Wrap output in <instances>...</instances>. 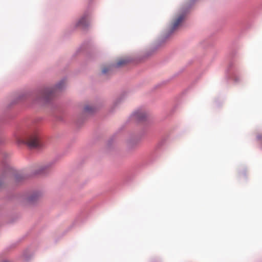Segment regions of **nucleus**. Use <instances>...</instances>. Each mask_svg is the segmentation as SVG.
<instances>
[{"label":"nucleus","mask_w":262,"mask_h":262,"mask_svg":"<svg viewBox=\"0 0 262 262\" xmlns=\"http://www.w3.org/2000/svg\"><path fill=\"white\" fill-rule=\"evenodd\" d=\"M88 24V19L86 17L84 16V17H82L79 20V21L78 23V25L81 26L83 27H85L86 26H87Z\"/></svg>","instance_id":"4"},{"label":"nucleus","mask_w":262,"mask_h":262,"mask_svg":"<svg viewBox=\"0 0 262 262\" xmlns=\"http://www.w3.org/2000/svg\"><path fill=\"white\" fill-rule=\"evenodd\" d=\"M111 69V67H104L102 70V72L104 74H105L108 71H110Z\"/></svg>","instance_id":"8"},{"label":"nucleus","mask_w":262,"mask_h":262,"mask_svg":"<svg viewBox=\"0 0 262 262\" xmlns=\"http://www.w3.org/2000/svg\"><path fill=\"white\" fill-rule=\"evenodd\" d=\"M3 262H9V261H7V260H4V261H3Z\"/></svg>","instance_id":"11"},{"label":"nucleus","mask_w":262,"mask_h":262,"mask_svg":"<svg viewBox=\"0 0 262 262\" xmlns=\"http://www.w3.org/2000/svg\"><path fill=\"white\" fill-rule=\"evenodd\" d=\"M134 115L135 117L139 120H143L146 116L145 113L141 111H138L135 113Z\"/></svg>","instance_id":"3"},{"label":"nucleus","mask_w":262,"mask_h":262,"mask_svg":"<svg viewBox=\"0 0 262 262\" xmlns=\"http://www.w3.org/2000/svg\"><path fill=\"white\" fill-rule=\"evenodd\" d=\"M22 143L27 144L30 148L37 147L40 145L39 136L37 132H34L19 140Z\"/></svg>","instance_id":"1"},{"label":"nucleus","mask_w":262,"mask_h":262,"mask_svg":"<svg viewBox=\"0 0 262 262\" xmlns=\"http://www.w3.org/2000/svg\"><path fill=\"white\" fill-rule=\"evenodd\" d=\"M126 62H127V60L126 59H121L118 60L116 66L118 67L121 66L125 64Z\"/></svg>","instance_id":"5"},{"label":"nucleus","mask_w":262,"mask_h":262,"mask_svg":"<svg viewBox=\"0 0 262 262\" xmlns=\"http://www.w3.org/2000/svg\"><path fill=\"white\" fill-rule=\"evenodd\" d=\"M64 84V82L63 81H61L59 83H58L56 86V89L57 90V89H60L62 88V85Z\"/></svg>","instance_id":"9"},{"label":"nucleus","mask_w":262,"mask_h":262,"mask_svg":"<svg viewBox=\"0 0 262 262\" xmlns=\"http://www.w3.org/2000/svg\"><path fill=\"white\" fill-rule=\"evenodd\" d=\"M184 18L185 15L184 14H182L175 18L171 24V31H173L176 30L184 19Z\"/></svg>","instance_id":"2"},{"label":"nucleus","mask_w":262,"mask_h":262,"mask_svg":"<svg viewBox=\"0 0 262 262\" xmlns=\"http://www.w3.org/2000/svg\"><path fill=\"white\" fill-rule=\"evenodd\" d=\"M50 92L49 91V90H47L46 91H45L43 92V93H42V98L45 99H47L49 98V93Z\"/></svg>","instance_id":"6"},{"label":"nucleus","mask_w":262,"mask_h":262,"mask_svg":"<svg viewBox=\"0 0 262 262\" xmlns=\"http://www.w3.org/2000/svg\"><path fill=\"white\" fill-rule=\"evenodd\" d=\"M2 184H3L2 183H0V188L2 186Z\"/></svg>","instance_id":"10"},{"label":"nucleus","mask_w":262,"mask_h":262,"mask_svg":"<svg viewBox=\"0 0 262 262\" xmlns=\"http://www.w3.org/2000/svg\"><path fill=\"white\" fill-rule=\"evenodd\" d=\"M93 110L94 107L93 106L86 105L84 107V111L86 112L91 113L92 112Z\"/></svg>","instance_id":"7"}]
</instances>
